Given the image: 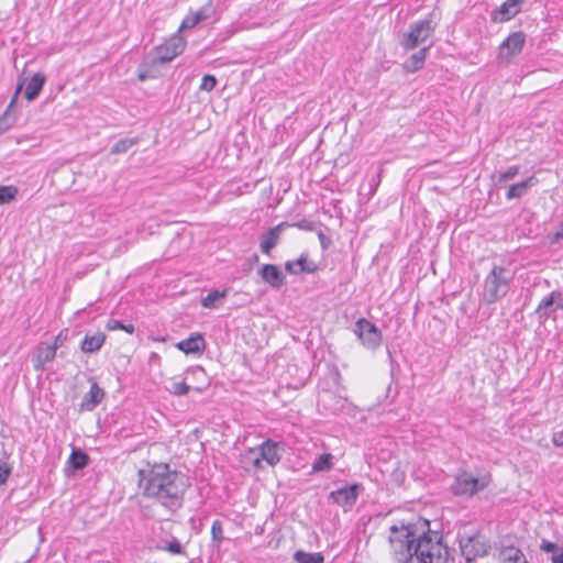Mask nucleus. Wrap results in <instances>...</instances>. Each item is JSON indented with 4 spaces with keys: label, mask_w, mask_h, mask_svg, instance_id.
<instances>
[{
    "label": "nucleus",
    "mask_w": 563,
    "mask_h": 563,
    "mask_svg": "<svg viewBox=\"0 0 563 563\" xmlns=\"http://www.w3.org/2000/svg\"><path fill=\"white\" fill-rule=\"evenodd\" d=\"M139 476L140 487L145 497L156 500L172 512L183 506L189 483L181 472L172 470L166 463H159L148 471H139Z\"/></svg>",
    "instance_id": "f257e3e1"
},
{
    "label": "nucleus",
    "mask_w": 563,
    "mask_h": 563,
    "mask_svg": "<svg viewBox=\"0 0 563 563\" xmlns=\"http://www.w3.org/2000/svg\"><path fill=\"white\" fill-rule=\"evenodd\" d=\"M415 525L420 528L415 533V545L412 553L418 563H446L448 548L443 544V536L439 531L430 529L428 519L419 518Z\"/></svg>",
    "instance_id": "f03ea898"
},
{
    "label": "nucleus",
    "mask_w": 563,
    "mask_h": 563,
    "mask_svg": "<svg viewBox=\"0 0 563 563\" xmlns=\"http://www.w3.org/2000/svg\"><path fill=\"white\" fill-rule=\"evenodd\" d=\"M420 527L415 522L405 523L401 521L399 525H393L389 527V544L390 554L394 563H411L415 558L413 545H415V533Z\"/></svg>",
    "instance_id": "7ed1b4c3"
},
{
    "label": "nucleus",
    "mask_w": 563,
    "mask_h": 563,
    "mask_svg": "<svg viewBox=\"0 0 563 563\" xmlns=\"http://www.w3.org/2000/svg\"><path fill=\"white\" fill-rule=\"evenodd\" d=\"M514 279V273L504 266L494 265L492 271L484 279L482 300L486 305H493L504 298Z\"/></svg>",
    "instance_id": "20e7f679"
},
{
    "label": "nucleus",
    "mask_w": 563,
    "mask_h": 563,
    "mask_svg": "<svg viewBox=\"0 0 563 563\" xmlns=\"http://www.w3.org/2000/svg\"><path fill=\"white\" fill-rule=\"evenodd\" d=\"M490 481L489 474L475 477L471 473L462 471L455 476L452 493L455 496L472 497L488 487Z\"/></svg>",
    "instance_id": "39448f33"
},
{
    "label": "nucleus",
    "mask_w": 563,
    "mask_h": 563,
    "mask_svg": "<svg viewBox=\"0 0 563 563\" xmlns=\"http://www.w3.org/2000/svg\"><path fill=\"white\" fill-rule=\"evenodd\" d=\"M434 31L435 25L429 18L413 22L410 24L408 33L402 35L400 45L406 51L415 49L431 37Z\"/></svg>",
    "instance_id": "423d86ee"
},
{
    "label": "nucleus",
    "mask_w": 563,
    "mask_h": 563,
    "mask_svg": "<svg viewBox=\"0 0 563 563\" xmlns=\"http://www.w3.org/2000/svg\"><path fill=\"white\" fill-rule=\"evenodd\" d=\"M353 331L368 350H376L382 343L383 335L380 330L365 318H361L355 322Z\"/></svg>",
    "instance_id": "0eeeda50"
},
{
    "label": "nucleus",
    "mask_w": 563,
    "mask_h": 563,
    "mask_svg": "<svg viewBox=\"0 0 563 563\" xmlns=\"http://www.w3.org/2000/svg\"><path fill=\"white\" fill-rule=\"evenodd\" d=\"M460 549L466 562H472L478 556L488 554L489 543L479 533L462 537Z\"/></svg>",
    "instance_id": "6e6552de"
},
{
    "label": "nucleus",
    "mask_w": 563,
    "mask_h": 563,
    "mask_svg": "<svg viewBox=\"0 0 563 563\" xmlns=\"http://www.w3.org/2000/svg\"><path fill=\"white\" fill-rule=\"evenodd\" d=\"M186 47V41L179 35H173L165 43L155 48L153 62L155 64H166L180 55Z\"/></svg>",
    "instance_id": "1a4fd4ad"
},
{
    "label": "nucleus",
    "mask_w": 563,
    "mask_h": 563,
    "mask_svg": "<svg viewBox=\"0 0 563 563\" xmlns=\"http://www.w3.org/2000/svg\"><path fill=\"white\" fill-rule=\"evenodd\" d=\"M525 43L526 34L522 31L509 34L499 46L498 59L501 63H510L512 57L522 52Z\"/></svg>",
    "instance_id": "9d476101"
},
{
    "label": "nucleus",
    "mask_w": 563,
    "mask_h": 563,
    "mask_svg": "<svg viewBox=\"0 0 563 563\" xmlns=\"http://www.w3.org/2000/svg\"><path fill=\"white\" fill-rule=\"evenodd\" d=\"M558 310H563V296L554 290L539 302L536 313L540 322H545Z\"/></svg>",
    "instance_id": "9b49d317"
},
{
    "label": "nucleus",
    "mask_w": 563,
    "mask_h": 563,
    "mask_svg": "<svg viewBox=\"0 0 563 563\" xmlns=\"http://www.w3.org/2000/svg\"><path fill=\"white\" fill-rule=\"evenodd\" d=\"M278 442L267 439L257 448L250 449V453H260V456L254 460V465L260 467L262 460L266 461L271 466L278 464L282 459V455L278 452Z\"/></svg>",
    "instance_id": "f8f14e48"
},
{
    "label": "nucleus",
    "mask_w": 563,
    "mask_h": 563,
    "mask_svg": "<svg viewBox=\"0 0 563 563\" xmlns=\"http://www.w3.org/2000/svg\"><path fill=\"white\" fill-rule=\"evenodd\" d=\"M362 486L360 484H351L330 493V498L338 505L343 507L353 506L358 497Z\"/></svg>",
    "instance_id": "ddd939ff"
},
{
    "label": "nucleus",
    "mask_w": 563,
    "mask_h": 563,
    "mask_svg": "<svg viewBox=\"0 0 563 563\" xmlns=\"http://www.w3.org/2000/svg\"><path fill=\"white\" fill-rule=\"evenodd\" d=\"M258 275L274 289H280L286 284V276L275 264H264L258 269Z\"/></svg>",
    "instance_id": "4468645a"
},
{
    "label": "nucleus",
    "mask_w": 563,
    "mask_h": 563,
    "mask_svg": "<svg viewBox=\"0 0 563 563\" xmlns=\"http://www.w3.org/2000/svg\"><path fill=\"white\" fill-rule=\"evenodd\" d=\"M287 222H282L274 228H271L267 232L262 235L261 251L264 254H269L272 250L279 243L284 228L288 227Z\"/></svg>",
    "instance_id": "2eb2a0df"
},
{
    "label": "nucleus",
    "mask_w": 563,
    "mask_h": 563,
    "mask_svg": "<svg viewBox=\"0 0 563 563\" xmlns=\"http://www.w3.org/2000/svg\"><path fill=\"white\" fill-rule=\"evenodd\" d=\"M519 11V0H506L492 12L490 16L494 22L500 23L511 20Z\"/></svg>",
    "instance_id": "dca6fc26"
},
{
    "label": "nucleus",
    "mask_w": 563,
    "mask_h": 563,
    "mask_svg": "<svg viewBox=\"0 0 563 563\" xmlns=\"http://www.w3.org/2000/svg\"><path fill=\"white\" fill-rule=\"evenodd\" d=\"M106 393L99 387L97 382L92 380L89 391L84 396L80 402L81 411H92L104 398Z\"/></svg>",
    "instance_id": "f3484780"
},
{
    "label": "nucleus",
    "mask_w": 563,
    "mask_h": 563,
    "mask_svg": "<svg viewBox=\"0 0 563 563\" xmlns=\"http://www.w3.org/2000/svg\"><path fill=\"white\" fill-rule=\"evenodd\" d=\"M56 353V346H49L48 344L41 343L37 346L36 354L33 358L34 369L37 372H43L46 364L55 358Z\"/></svg>",
    "instance_id": "a211bd4d"
},
{
    "label": "nucleus",
    "mask_w": 563,
    "mask_h": 563,
    "mask_svg": "<svg viewBox=\"0 0 563 563\" xmlns=\"http://www.w3.org/2000/svg\"><path fill=\"white\" fill-rule=\"evenodd\" d=\"M317 265L313 262H308L307 254H301L296 261H287L285 269L289 274L298 275L301 273L312 274L317 271Z\"/></svg>",
    "instance_id": "6ab92c4d"
},
{
    "label": "nucleus",
    "mask_w": 563,
    "mask_h": 563,
    "mask_svg": "<svg viewBox=\"0 0 563 563\" xmlns=\"http://www.w3.org/2000/svg\"><path fill=\"white\" fill-rule=\"evenodd\" d=\"M176 346L186 354H196L205 350L206 342L200 333H194L189 338L179 341Z\"/></svg>",
    "instance_id": "aec40b11"
},
{
    "label": "nucleus",
    "mask_w": 563,
    "mask_h": 563,
    "mask_svg": "<svg viewBox=\"0 0 563 563\" xmlns=\"http://www.w3.org/2000/svg\"><path fill=\"white\" fill-rule=\"evenodd\" d=\"M192 377V390L203 391L209 386V377L201 366H194L187 369L186 380Z\"/></svg>",
    "instance_id": "412c9836"
},
{
    "label": "nucleus",
    "mask_w": 563,
    "mask_h": 563,
    "mask_svg": "<svg viewBox=\"0 0 563 563\" xmlns=\"http://www.w3.org/2000/svg\"><path fill=\"white\" fill-rule=\"evenodd\" d=\"M104 341L106 334L102 332L86 334L80 343V349L84 353H95L102 347Z\"/></svg>",
    "instance_id": "4be33fe9"
},
{
    "label": "nucleus",
    "mask_w": 563,
    "mask_h": 563,
    "mask_svg": "<svg viewBox=\"0 0 563 563\" xmlns=\"http://www.w3.org/2000/svg\"><path fill=\"white\" fill-rule=\"evenodd\" d=\"M537 181H538L537 178L534 176H531L518 184L511 185L508 188L506 198L508 200H511V199H519V198L523 197L528 192V189L533 187L537 184Z\"/></svg>",
    "instance_id": "5701e85b"
},
{
    "label": "nucleus",
    "mask_w": 563,
    "mask_h": 563,
    "mask_svg": "<svg viewBox=\"0 0 563 563\" xmlns=\"http://www.w3.org/2000/svg\"><path fill=\"white\" fill-rule=\"evenodd\" d=\"M45 81H46V77L44 74H42V73L35 74L26 85V89H25V93H24L25 98L29 101L36 99L37 96L40 95L41 90L43 89Z\"/></svg>",
    "instance_id": "b1692460"
},
{
    "label": "nucleus",
    "mask_w": 563,
    "mask_h": 563,
    "mask_svg": "<svg viewBox=\"0 0 563 563\" xmlns=\"http://www.w3.org/2000/svg\"><path fill=\"white\" fill-rule=\"evenodd\" d=\"M430 46H424L417 53L412 54L404 64V67L409 73H415L421 69L424 65L427 53Z\"/></svg>",
    "instance_id": "393cba45"
},
{
    "label": "nucleus",
    "mask_w": 563,
    "mask_h": 563,
    "mask_svg": "<svg viewBox=\"0 0 563 563\" xmlns=\"http://www.w3.org/2000/svg\"><path fill=\"white\" fill-rule=\"evenodd\" d=\"M209 18V9L203 7L195 13L187 15L179 26V31L195 27L199 22Z\"/></svg>",
    "instance_id": "a878e982"
},
{
    "label": "nucleus",
    "mask_w": 563,
    "mask_h": 563,
    "mask_svg": "<svg viewBox=\"0 0 563 563\" xmlns=\"http://www.w3.org/2000/svg\"><path fill=\"white\" fill-rule=\"evenodd\" d=\"M67 463L73 471H80L88 465L89 456L84 451L74 449L68 457Z\"/></svg>",
    "instance_id": "bb28decb"
},
{
    "label": "nucleus",
    "mask_w": 563,
    "mask_h": 563,
    "mask_svg": "<svg viewBox=\"0 0 563 563\" xmlns=\"http://www.w3.org/2000/svg\"><path fill=\"white\" fill-rule=\"evenodd\" d=\"M500 558L503 561L509 563H521L523 560H526L521 550L512 545L503 548L500 551Z\"/></svg>",
    "instance_id": "cd10ccee"
},
{
    "label": "nucleus",
    "mask_w": 563,
    "mask_h": 563,
    "mask_svg": "<svg viewBox=\"0 0 563 563\" xmlns=\"http://www.w3.org/2000/svg\"><path fill=\"white\" fill-rule=\"evenodd\" d=\"M22 88V84L20 82L18 86H16V89H15V92H14V96L11 100V102L9 103L7 110L4 111V113L0 117V135L2 133H4L5 131H8L12 124H13V120L10 118L9 115V111L11 109V107L13 106V103L15 102L18 96H19V92Z\"/></svg>",
    "instance_id": "c85d7f7f"
},
{
    "label": "nucleus",
    "mask_w": 563,
    "mask_h": 563,
    "mask_svg": "<svg viewBox=\"0 0 563 563\" xmlns=\"http://www.w3.org/2000/svg\"><path fill=\"white\" fill-rule=\"evenodd\" d=\"M294 560L297 563H323L324 556L320 552L309 553L299 550L295 552Z\"/></svg>",
    "instance_id": "c756f323"
},
{
    "label": "nucleus",
    "mask_w": 563,
    "mask_h": 563,
    "mask_svg": "<svg viewBox=\"0 0 563 563\" xmlns=\"http://www.w3.org/2000/svg\"><path fill=\"white\" fill-rule=\"evenodd\" d=\"M333 455L330 453L320 454L312 464L313 472H328L332 468Z\"/></svg>",
    "instance_id": "7c9ffc66"
},
{
    "label": "nucleus",
    "mask_w": 563,
    "mask_h": 563,
    "mask_svg": "<svg viewBox=\"0 0 563 563\" xmlns=\"http://www.w3.org/2000/svg\"><path fill=\"white\" fill-rule=\"evenodd\" d=\"M139 143L137 137H125L119 140L110 150L113 155L126 153L132 146Z\"/></svg>",
    "instance_id": "2f4dec72"
},
{
    "label": "nucleus",
    "mask_w": 563,
    "mask_h": 563,
    "mask_svg": "<svg viewBox=\"0 0 563 563\" xmlns=\"http://www.w3.org/2000/svg\"><path fill=\"white\" fill-rule=\"evenodd\" d=\"M227 295L225 290H212L201 301L202 307L208 309H214L218 307V302L223 299Z\"/></svg>",
    "instance_id": "473e14b6"
},
{
    "label": "nucleus",
    "mask_w": 563,
    "mask_h": 563,
    "mask_svg": "<svg viewBox=\"0 0 563 563\" xmlns=\"http://www.w3.org/2000/svg\"><path fill=\"white\" fill-rule=\"evenodd\" d=\"M223 539L222 522L220 520H214L211 526V545L219 549Z\"/></svg>",
    "instance_id": "72a5a7b5"
},
{
    "label": "nucleus",
    "mask_w": 563,
    "mask_h": 563,
    "mask_svg": "<svg viewBox=\"0 0 563 563\" xmlns=\"http://www.w3.org/2000/svg\"><path fill=\"white\" fill-rule=\"evenodd\" d=\"M19 190L14 186H0V205H4L13 200Z\"/></svg>",
    "instance_id": "f704fd0d"
},
{
    "label": "nucleus",
    "mask_w": 563,
    "mask_h": 563,
    "mask_svg": "<svg viewBox=\"0 0 563 563\" xmlns=\"http://www.w3.org/2000/svg\"><path fill=\"white\" fill-rule=\"evenodd\" d=\"M519 173V166H509L505 172H499L497 176V185L505 184L514 179Z\"/></svg>",
    "instance_id": "c9c22d12"
},
{
    "label": "nucleus",
    "mask_w": 563,
    "mask_h": 563,
    "mask_svg": "<svg viewBox=\"0 0 563 563\" xmlns=\"http://www.w3.org/2000/svg\"><path fill=\"white\" fill-rule=\"evenodd\" d=\"M107 329L110 330V331L123 330V331H125L129 334H132L135 331V328H134L133 324H131V323L124 324L122 321L115 320V319H110L107 322Z\"/></svg>",
    "instance_id": "e433bc0d"
},
{
    "label": "nucleus",
    "mask_w": 563,
    "mask_h": 563,
    "mask_svg": "<svg viewBox=\"0 0 563 563\" xmlns=\"http://www.w3.org/2000/svg\"><path fill=\"white\" fill-rule=\"evenodd\" d=\"M162 550L167 551L172 554H183L185 552L184 547L175 537H173L170 541L166 542Z\"/></svg>",
    "instance_id": "4c0bfd02"
},
{
    "label": "nucleus",
    "mask_w": 563,
    "mask_h": 563,
    "mask_svg": "<svg viewBox=\"0 0 563 563\" xmlns=\"http://www.w3.org/2000/svg\"><path fill=\"white\" fill-rule=\"evenodd\" d=\"M191 389V385L185 379L184 382L174 383L169 388V391L176 396H184Z\"/></svg>",
    "instance_id": "58836bf2"
},
{
    "label": "nucleus",
    "mask_w": 563,
    "mask_h": 563,
    "mask_svg": "<svg viewBox=\"0 0 563 563\" xmlns=\"http://www.w3.org/2000/svg\"><path fill=\"white\" fill-rule=\"evenodd\" d=\"M562 548L563 547H560L559 544L548 541L545 539H543L540 544V549L545 553H550L551 555L558 554L562 550Z\"/></svg>",
    "instance_id": "ea45409f"
},
{
    "label": "nucleus",
    "mask_w": 563,
    "mask_h": 563,
    "mask_svg": "<svg viewBox=\"0 0 563 563\" xmlns=\"http://www.w3.org/2000/svg\"><path fill=\"white\" fill-rule=\"evenodd\" d=\"M217 85V79L213 75H205L202 77L200 89L205 91H211Z\"/></svg>",
    "instance_id": "a19ab883"
},
{
    "label": "nucleus",
    "mask_w": 563,
    "mask_h": 563,
    "mask_svg": "<svg viewBox=\"0 0 563 563\" xmlns=\"http://www.w3.org/2000/svg\"><path fill=\"white\" fill-rule=\"evenodd\" d=\"M12 473V466L7 462H0V486L4 485Z\"/></svg>",
    "instance_id": "79ce46f5"
},
{
    "label": "nucleus",
    "mask_w": 563,
    "mask_h": 563,
    "mask_svg": "<svg viewBox=\"0 0 563 563\" xmlns=\"http://www.w3.org/2000/svg\"><path fill=\"white\" fill-rule=\"evenodd\" d=\"M382 173H383V169L379 168L378 172L376 173V175H374L371 180H369V186H371V191H369V195L373 196L377 189V187L379 186L380 184V179H382Z\"/></svg>",
    "instance_id": "37998d69"
},
{
    "label": "nucleus",
    "mask_w": 563,
    "mask_h": 563,
    "mask_svg": "<svg viewBox=\"0 0 563 563\" xmlns=\"http://www.w3.org/2000/svg\"><path fill=\"white\" fill-rule=\"evenodd\" d=\"M67 340V334L64 333V331H60L55 338L54 342L52 344H48L49 346H56V350L60 346H63L64 342Z\"/></svg>",
    "instance_id": "c03bdc74"
},
{
    "label": "nucleus",
    "mask_w": 563,
    "mask_h": 563,
    "mask_svg": "<svg viewBox=\"0 0 563 563\" xmlns=\"http://www.w3.org/2000/svg\"><path fill=\"white\" fill-rule=\"evenodd\" d=\"M552 443L556 448L563 446V430L553 432L552 434Z\"/></svg>",
    "instance_id": "a18cd8bd"
},
{
    "label": "nucleus",
    "mask_w": 563,
    "mask_h": 563,
    "mask_svg": "<svg viewBox=\"0 0 563 563\" xmlns=\"http://www.w3.org/2000/svg\"><path fill=\"white\" fill-rule=\"evenodd\" d=\"M560 240H563V221L559 225V230L550 238V243H558Z\"/></svg>",
    "instance_id": "49530a36"
},
{
    "label": "nucleus",
    "mask_w": 563,
    "mask_h": 563,
    "mask_svg": "<svg viewBox=\"0 0 563 563\" xmlns=\"http://www.w3.org/2000/svg\"><path fill=\"white\" fill-rule=\"evenodd\" d=\"M294 225L306 231H312L314 229L313 223L305 219L295 223Z\"/></svg>",
    "instance_id": "de8ad7c7"
},
{
    "label": "nucleus",
    "mask_w": 563,
    "mask_h": 563,
    "mask_svg": "<svg viewBox=\"0 0 563 563\" xmlns=\"http://www.w3.org/2000/svg\"><path fill=\"white\" fill-rule=\"evenodd\" d=\"M318 236H319V240H320V242H321L322 247H323V249L328 247L329 239L324 235V233H323V232H320V233L318 234Z\"/></svg>",
    "instance_id": "09e8293b"
},
{
    "label": "nucleus",
    "mask_w": 563,
    "mask_h": 563,
    "mask_svg": "<svg viewBox=\"0 0 563 563\" xmlns=\"http://www.w3.org/2000/svg\"><path fill=\"white\" fill-rule=\"evenodd\" d=\"M139 78H140L141 80H144V79L146 78V75H144V74H140V75H139Z\"/></svg>",
    "instance_id": "8fccbe9b"
},
{
    "label": "nucleus",
    "mask_w": 563,
    "mask_h": 563,
    "mask_svg": "<svg viewBox=\"0 0 563 563\" xmlns=\"http://www.w3.org/2000/svg\"><path fill=\"white\" fill-rule=\"evenodd\" d=\"M521 563H528L527 560H523Z\"/></svg>",
    "instance_id": "3c124183"
}]
</instances>
